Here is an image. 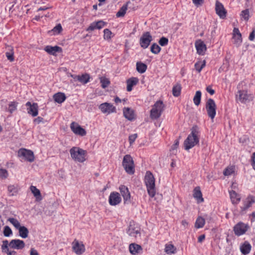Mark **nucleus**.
Here are the masks:
<instances>
[{
    "label": "nucleus",
    "mask_w": 255,
    "mask_h": 255,
    "mask_svg": "<svg viewBox=\"0 0 255 255\" xmlns=\"http://www.w3.org/2000/svg\"><path fill=\"white\" fill-rule=\"evenodd\" d=\"M181 87L180 84H177L172 88V94L174 97H178L181 93Z\"/></svg>",
    "instance_id": "obj_34"
},
{
    "label": "nucleus",
    "mask_w": 255,
    "mask_h": 255,
    "mask_svg": "<svg viewBox=\"0 0 255 255\" xmlns=\"http://www.w3.org/2000/svg\"><path fill=\"white\" fill-rule=\"evenodd\" d=\"M120 192L123 197L125 204L131 203V196L128 188L125 185H121L119 187Z\"/></svg>",
    "instance_id": "obj_11"
},
{
    "label": "nucleus",
    "mask_w": 255,
    "mask_h": 255,
    "mask_svg": "<svg viewBox=\"0 0 255 255\" xmlns=\"http://www.w3.org/2000/svg\"><path fill=\"white\" fill-rule=\"evenodd\" d=\"M17 106V103L15 102H11L8 105V111L12 113L14 111L16 110Z\"/></svg>",
    "instance_id": "obj_43"
},
{
    "label": "nucleus",
    "mask_w": 255,
    "mask_h": 255,
    "mask_svg": "<svg viewBox=\"0 0 255 255\" xmlns=\"http://www.w3.org/2000/svg\"><path fill=\"white\" fill-rule=\"evenodd\" d=\"M17 230H18L19 236L22 238L25 239L28 237V230L24 226H20Z\"/></svg>",
    "instance_id": "obj_30"
},
{
    "label": "nucleus",
    "mask_w": 255,
    "mask_h": 255,
    "mask_svg": "<svg viewBox=\"0 0 255 255\" xmlns=\"http://www.w3.org/2000/svg\"><path fill=\"white\" fill-rule=\"evenodd\" d=\"M140 228L139 226L135 224L134 222L131 221L129 223L128 228L127 230L128 234L133 237H137V236H140Z\"/></svg>",
    "instance_id": "obj_7"
},
{
    "label": "nucleus",
    "mask_w": 255,
    "mask_h": 255,
    "mask_svg": "<svg viewBox=\"0 0 255 255\" xmlns=\"http://www.w3.org/2000/svg\"><path fill=\"white\" fill-rule=\"evenodd\" d=\"M3 253H6L7 255H15L16 253L14 251H9V249L6 250Z\"/></svg>",
    "instance_id": "obj_60"
},
{
    "label": "nucleus",
    "mask_w": 255,
    "mask_h": 255,
    "mask_svg": "<svg viewBox=\"0 0 255 255\" xmlns=\"http://www.w3.org/2000/svg\"><path fill=\"white\" fill-rule=\"evenodd\" d=\"M137 134H136V133L131 134L129 136L128 140H129L130 144H132L134 142V141L136 139V138H137Z\"/></svg>",
    "instance_id": "obj_56"
},
{
    "label": "nucleus",
    "mask_w": 255,
    "mask_h": 255,
    "mask_svg": "<svg viewBox=\"0 0 255 255\" xmlns=\"http://www.w3.org/2000/svg\"><path fill=\"white\" fill-rule=\"evenodd\" d=\"M62 30V28L61 24H58L55 26L50 32L52 33V34H59Z\"/></svg>",
    "instance_id": "obj_45"
},
{
    "label": "nucleus",
    "mask_w": 255,
    "mask_h": 255,
    "mask_svg": "<svg viewBox=\"0 0 255 255\" xmlns=\"http://www.w3.org/2000/svg\"><path fill=\"white\" fill-rule=\"evenodd\" d=\"M160 50H161V48L158 44H157L155 43L152 44V45L151 46L150 51L152 53H153L154 54H158V53H159Z\"/></svg>",
    "instance_id": "obj_40"
},
{
    "label": "nucleus",
    "mask_w": 255,
    "mask_h": 255,
    "mask_svg": "<svg viewBox=\"0 0 255 255\" xmlns=\"http://www.w3.org/2000/svg\"><path fill=\"white\" fill-rule=\"evenodd\" d=\"M235 166H228L224 171L223 174L225 176H230L235 172Z\"/></svg>",
    "instance_id": "obj_38"
},
{
    "label": "nucleus",
    "mask_w": 255,
    "mask_h": 255,
    "mask_svg": "<svg viewBox=\"0 0 255 255\" xmlns=\"http://www.w3.org/2000/svg\"><path fill=\"white\" fill-rule=\"evenodd\" d=\"M206 91L210 93L211 95H213L215 93L214 90L212 89L211 86H208L206 88Z\"/></svg>",
    "instance_id": "obj_61"
},
{
    "label": "nucleus",
    "mask_w": 255,
    "mask_h": 255,
    "mask_svg": "<svg viewBox=\"0 0 255 255\" xmlns=\"http://www.w3.org/2000/svg\"><path fill=\"white\" fill-rule=\"evenodd\" d=\"M255 38V30H253L250 33L249 39L251 41H254Z\"/></svg>",
    "instance_id": "obj_59"
},
{
    "label": "nucleus",
    "mask_w": 255,
    "mask_h": 255,
    "mask_svg": "<svg viewBox=\"0 0 255 255\" xmlns=\"http://www.w3.org/2000/svg\"><path fill=\"white\" fill-rule=\"evenodd\" d=\"M145 183L149 195L153 197L155 194V179L150 171H147L145 176Z\"/></svg>",
    "instance_id": "obj_2"
},
{
    "label": "nucleus",
    "mask_w": 255,
    "mask_h": 255,
    "mask_svg": "<svg viewBox=\"0 0 255 255\" xmlns=\"http://www.w3.org/2000/svg\"><path fill=\"white\" fill-rule=\"evenodd\" d=\"M205 223V219L201 217H199L196 221L195 227L197 229L201 228L204 226Z\"/></svg>",
    "instance_id": "obj_35"
},
{
    "label": "nucleus",
    "mask_w": 255,
    "mask_h": 255,
    "mask_svg": "<svg viewBox=\"0 0 255 255\" xmlns=\"http://www.w3.org/2000/svg\"><path fill=\"white\" fill-rule=\"evenodd\" d=\"M193 2L196 5H201L203 2L204 0H192Z\"/></svg>",
    "instance_id": "obj_62"
},
{
    "label": "nucleus",
    "mask_w": 255,
    "mask_h": 255,
    "mask_svg": "<svg viewBox=\"0 0 255 255\" xmlns=\"http://www.w3.org/2000/svg\"><path fill=\"white\" fill-rule=\"evenodd\" d=\"M206 109L208 116L211 119H214L216 114V105L212 99L207 100L206 103Z\"/></svg>",
    "instance_id": "obj_6"
},
{
    "label": "nucleus",
    "mask_w": 255,
    "mask_h": 255,
    "mask_svg": "<svg viewBox=\"0 0 255 255\" xmlns=\"http://www.w3.org/2000/svg\"><path fill=\"white\" fill-rule=\"evenodd\" d=\"M30 254V255H38L37 252L34 249H31Z\"/></svg>",
    "instance_id": "obj_64"
},
{
    "label": "nucleus",
    "mask_w": 255,
    "mask_h": 255,
    "mask_svg": "<svg viewBox=\"0 0 255 255\" xmlns=\"http://www.w3.org/2000/svg\"><path fill=\"white\" fill-rule=\"evenodd\" d=\"M250 12L248 9L243 10L241 12V16L246 20H248L250 16Z\"/></svg>",
    "instance_id": "obj_50"
},
{
    "label": "nucleus",
    "mask_w": 255,
    "mask_h": 255,
    "mask_svg": "<svg viewBox=\"0 0 255 255\" xmlns=\"http://www.w3.org/2000/svg\"><path fill=\"white\" fill-rule=\"evenodd\" d=\"M97 23V29H101L104 26H105L107 25V22L103 21V20H99L98 21H96Z\"/></svg>",
    "instance_id": "obj_53"
},
{
    "label": "nucleus",
    "mask_w": 255,
    "mask_h": 255,
    "mask_svg": "<svg viewBox=\"0 0 255 255\" xmlns=\"http://www.w3.org/2000/svg\"><path fill=\"white\" fill-rule=\"evenodd\" d=\"M33 122L36 124H39L41 123H44V119L40 117H38L37 118H35Z\"/></svg>",
    "instance_id": "obj_58"
},
{
    "label": "nucleus",
    "mask_w": 255,
    "mask_h": 255,
    "mask_svg": "<svg viewBox=\"0 0 255 255\" xmlns=\"http://www.w3.org/2000/svg\"><path fill=\"white\" fill-rule=\"evenodd\" d=\"M229 193L232 203L234 204L238 203L240 201V198L237 193L235 191L232 190L229 192Z\"/></svg>",
    "instance_id": "obj_31"
},
{
    "label": "nucleus",
    "mask_w": 255,
    "mask_h": 255,
    "mask_svg": "<svg viewBox=\"0 0 255 255\" xmlns=\"http://www.w3.org/2000/svg\"><path fill=\"white\" fill-rule=\"evenodd\" d=\"M201 95L202 94L201 91H197L196 92L195 95L193 98V102L196 106H198L200 104Z\"/></svg>",
    "instance_id": "obj_36"
},
{
    "label": "nucleus",
    "mask_w": 255,
    "mask_h": 255,
    "mask_svg": "<svg viewBox=\"0 0 255 255\" xmlns=\"http://www.w3.org/2000/svg\"><path fill=\"white\" fill-rule=\"evenodd\" d=\"M176 248L172 244H167L165 246V251L167 254H175Z\"/></svg>",
    "instance_id": "obj_37"
},
{
    "label": "nucleus",
    "mask_w": 255,
    "mask_h": 255,
    "mask_svg": "<svg viewBox=\"0 0 255 255\" xmlns=\"http://www.w3.org/2000/svg\"><path fill=\"white\" fill-rule=\"evenodd\" d=\"M248 229V226L243 223H239L234 228L235 234L237 236H241L246 233Z\"/></svg>",
    "instance_id": "obj_15"
},
{
    "label": "nucleus",
    "mask_w": 255,
    "mask_h": 255,
    "mask_svg": "<svg viewBox=\"0 0 255 255\" xmlns=\"http://www.w3.org/2000/svg\"><path fill=\"white\" fill-rule=\"evenodd\" d=\"M129 250L132 255H135L140 254L142 252V248L137 244H131L129 246Z\"/></svg>",
    "instance_id": "obj_24"
},
{
    "label": "nucleus",
    "mask_w": 255,
    "mask_h": 255,
    "mask_svg": "<svg viewBox=\"0 0 255 255\" xmlns=\"http://www.w3.org/2000/svg\"><path fill=\"white\" fill-rule=\"evenodd\" d=\"M9 50L10 51L5 53V55L8 60L10 62H12L14 60L13 52L11 48H10Z\"/></svg>",
    "instance_id": "obj_48"
},
{
    "label": "nucleus",
    "mask_w": 255,
    "mask_h": 255,
    "mask_svg": "<svg viewBox=\"0 0 255 255\" xmlns=\"http://www.w3.org/2000/svg\"><path fill=\"white\" fill-rule=\"evenodd\" d=\"M25 105L27 107V111L28 114L33 117H35L38 115V106L37 103L31 104L30 102H27Z\"/></svg>",
    "instance_id": "obj_13"
},
{
    "label": "nucleus",
    "mask_w": 255,
    "mask_h": 255,
    "mask_svg": "<svg viewBox=\"0 0 255 255\" xmlns=\"http://www.w3.org/2000/svg\"><path fill=\"white\" fill-rule=\"evenodd\" d=\"M195 47L196 48L197 53L200 55H203L206 50V45L201 40L197 41L195 43Z\"/></svg>",
    "instance_id": "obj_21"
},
{
    "label": "nucleus",
    "mask_w": 255,
    "mask_h": 255,
    "mask_svg": "<svg viewBox=\"0 0 255 255\" xmlns=\"http://www.w3.org/2000/svg\"><path fill=\"white\" fill-rule=\"evenodd\" d=\"M122 198L118 192H112L109 198V202L111 205L116 206L121 203Z\"/></svg>",
    "instance_id": "obj_14"
},
{
    "label": "nucleus",
    "mask_w": 255,
    "mask_h": 255,
    "mask_svg": "<svg viewBox=\"0 0 255 255\" xmlns=\"http://www.w3.org/2000/svg\"><path fill=\"white\" fill-rule=\"evenodd\" d=\"M44 50L50 54L55 55L56 52H61L62 49L58 46H51L48 45L45 47Z\"/></svg>",
    "instance_id": "obj_25"
},
{
    "label": "nucleus",
    "mask_w": 255,
    "mask_h": 255,
    "mask_svg": "<svg viewBox=\"0 0 255 255\" xmlns=\"http://www.w3.org/2000/svg\"><path fill=\"white\" fill-rule=\"evenodd\" d=\"M100 82L101 86L103 88L105 89L107 88L110 84V81L108 79L105 77H101L100 78Z\"/></svg>",
    "instance_id": "obj_44"
},
{
    "label": "nucleus",
    "mask_w": 255,
    "mask_h": 255,
    "mask_svg": "<svg viewBox=\"0 0 255 255\" xmlns=\"http://www.w3.org/2000/svg\"><path fill=\"white\" fill-rule=\"evenodd\" d=\"M53 99L56 102L61 104L65 100L66 96L64 93H57L54 95Z\"/></svg>",
    "instance_id": "obj_29"
},
{
    "label": "nucleus",
    "mask_w": 255,
    "mask_h": 255,
    "mask_svg": "<svg viewBox=\"0 0 255 255\" xmlns=\"http://www.w3.org/2000/svg\"><path fill=\"white\" fill-rule=\"evenodd\" d=\"M163 110V104L161 101H157L153 105L150 111V117L152 119H157L161 115Z\"/></svg>",
    "instance_id": "obj_5"
},
{
    "label": "nucleus",
    "mask_w": 255,
    "mask_h": 255,
    "mask_svg": "<svg viewBox=\"0 0 255 255\" xmlns=\"http://www.w3.org/2000/svg\"><path fill=\"white\" fill-rule=\"evenodd\" d=\"M130 2L128 1L126 4L123 5L120 10L117 12L116 16L118 17H123L125 15L128 9V5Z\"/></svg>",
    "instance_id": "obj_33"
},
{
    "label": "nucleus",
    "mask_w": 255,
    "mask_h": 255,
    "mask_svg": "<svg viewBox=\"0 0 255 255\" xmlns=\"http://www.w3.org/2000/svg\"><path fill=\"white\" fill-rule=\"evenodd\" d=\"M152 40V37L150 33L144 32L140 38V45L142 48L145 49L148 47Z\"/></svg>",
    "instance_id": "obj_9"
},
{
    "label": "nucleus",
    "mask_w": 255,
    "mask_h": 255,
    "mask_svg": "<svg viewBox=\"0 0 255 255\" xmlns=\"http://www.w3.org/2000/svg\"><path fill=\"white\" fill-rule=\"evenodd\" d=\"M138 82V79L136 77H132L128 79L127 81V90L128 92H130L132 90V87L135 86Z\"/></svg>",
    "instance_id": "obj_23"
},
{
    "label": "nucleus",
    "mask_w": 255,
    "mask_h": 255,
    "mask_svg": "<svg viewBox=\"0 0 255 255\" xmlns=\"http://www.w3.org/2000/svg\"><path fill=\"white\" fill-rule=\"evenodd\" d=\"M70 128L72 131L76 134L84 136L86 134V131L83 128L74 122L71 123Z\"/></svg>",
    "instance_id": "obj_18"
},
{
    "label": "nucleus",
    "mask_w": 255,
    "mask_h": 255,
    "mask_svg": "<svg viewBox=\"0 0 255 255\" xmlns=\"http://www.w3.org/2000/svg\"><path fill=\"white\" fill-rule=\"evenodd\" d=\"M99 109L102 113L110 114L116 112V108L110 103H104L99 106Z\"/></svg>",
    "instance_id": "obj_12"
},
{
    "label": "nucleus",
    "mask_w": 255,
    "mask_h": 255,
    "mask_svg": "<svg viewBox=\"0 0 255 255\" xmlns=\"http://www.w3.org/2000/svg\"><path fill=\"white\" fill-rule=\"evenodd\" d=\"M7 221L9 222L16 229H18L21 226L19 221L13 218H9Z\"/></svg>",
    "instance_id": "obj_39"
},
{
    "label": "nucleus",
    "mask_w": 255,
    "mask_h": 255,
    "mask_svg": "<svg viewBox=\"0 0 255 255\" xmlns=\"http://www.w3.org/2000/svg\"><path fill=\"white\" fill-rule=\"evenodd\" d=\"M112 32L109 29H105L104 30V38L105 39L109 40L112 36Z\"/></svg>",
    "instance_id": "obj_47"
},
{
    "label": "nucleus",
    "mask_w": 255,
    "mask_h": 255,
    "mask_svg": "<svg viewBox=\"0 0 255 255\" xmlns=\"http://www.w3.org/2000/svg\"><path fill=\"white\" fill-rule=\"evenodd\" d=\"M123 165L126 171L129 174H132L134 172V167L133 161L130 155H126L123 159Z\"/></svg>",
    "instance_id": "obj_4"
},
{
    "label": "nucleus",
    "mask_w": 255,
    "mask_h": 255,
    "mask_svg": "<svg viewBox=\"0 0 255 255\" xmlns=\"http://www.w3.org/2000/svg\"><path fill=\"white\" fill-rule=\"evenodd\" d=\"M123 113L125 117L129 121L134 119L133 111L129 108H125L123 110Z\"/></svg>",
    "instance_id": "obj_26"
},
{
    "label": "nucleus",
    "mask_w": 255,
    "mask_h": 255,
    "mask_svg": "<svg viewBox=\"0 0 255 255\" xmlns=\"http://www.w3.org/2000/svg\"><path fill=\"white\" fill-rule=\"evenodd\" d=\"M168 39L165 37H162L159 40V44L161 46H165L168 44Z\"/></svg>",
    "instance_id": "obj_52"
},
{
    "label": "nucleus",
    "mask_w": 255,
    "mask_h": 255,
    "mask_svg": "<svg viewBox=\"0 0 255 255\" xmlns=\"http://www.w3.org/2000/svg\"><path fill=\"white\" fill-rule=\"evenodd\" d=\"M7 190L9 194L11 196L15 195L17 192V187L13 185H9Z\"/></svg>",
    "instance_id": "obj_41"
},
{
    "label": "nucleus",
    "mask_w": 255,
    "mask_h": 255,
    "mask_svg": "<svg viewBox=\"0 0 255 255\" xmlns=\"http://www.w3.org/2000/svg\"><path fill=\"white\" fill-rule=\"evenodd\" d=\"M242 253L245 255L248 254L251 250V245L247 242H245L241 247Z\"/></svg>",
    "instance_id": "obj_28"
},
{
    "label": "nucleus",
    "mask_w": 255,
    "mask_h": 255,
    "mask_svg": "<svg viewBox=\"0 0 255 255\" xmlns=\"http://www.w3.org/2000/svg\"><path fill=\"white\" fill-rule=\"evenodd\" d=\"M241 35L239 29L238 28H234L233 29V35Z\"/></svg>",
    "instance_id": "obj_63"
},
{
    "label": "nucleus",
    "mask_w": 255,
    "mask_h": 255,
    "mask_svg": "<svg viewBox=\"0 0 255 255\" xmlns=\"http://www.w3.org/2000/svg\"><path fill=\"white\" fill-rule=\"evenodd\" d=\"M30 190L34 196L37 197L40 196L39 190H38L35 186H31L30 187Z\"/></svg>",
    "instance_id": "obj_51"
},
{
    "label": "nucleus",
    "mask_w": 255,
    "mask_h": 255,
    "mask_svg": "<svg viewBox=\"0 0 255 255\" xmlns=\"http://www.w3.org/2000/svg\"><path fill=\"white\" fill-rule=\"evenodd\" d=\"M18 154L19 156L23 157L26 160L29 162H32L34 161V157L33 152L30 150L26 149L24 148L20 149L18 150Z\"/></svg>",
    "instance_id": "obj_10"
},
{
    "label": "nucleus",
    "mask_w": 255,
    "mask_h": 255,
    "mask_svg": "<svg viewBox=\"0 0 255 255\" xmlns=\"http://www.w3.org/2000/svg\"><path fill=\"white\" fill-rule=\"evenodd\" d=\"M199 130L197 126H194L191 128V132L185 140L184 142L185 150H189L199 142Z\"/></svg>",
    "instance_id": "obj_1"
},
{
    "label": "nucleus",
    "mask_w": 255,
    "mask_h": 255,
    "mask_svg": "<svg viewBox=\"0 0 255 255\" xmlns=\"http://www.w3.org/2000/svg\"><path fill=\"white\" fill-rule=\"evenodd\" d=\"M10 248L16 250H21L25 247L24 242L19 239L12 240L9 244Z\"/></svg>",
    "instance_id": "obj_17"
},
{
    "label": "nucleus",
    "mask_w": 255,
    "mask_h": 255,
    "mask_svg": "<svg viewBox=\"0 0 255 255\" xmlns=\"http://www.w3.org/2000/svg\"><path fill=\"white\" fill-rule=\"evenodd\" d=\"M72 249L74 252L77 255L82 254L85 250L84 245L80 243L76 240L72 243Z\"/></svg>",
    "instance_id": "obj_16"
},
{
    "label": "nucleus",
    "mask_w": 255,
    "mask_h": 255,
    "mask_svg": "<svg viewBox=\"0 0 255 255\" xmlns=\"http://www.w3.org/2000/svg\"><path fill=\"white\" fill-rule=\"evenodd\" d=\"M233 39H234V43L239 46L242 42V35H233Z\"/></svg>",
    "instance_id": "obj_46"
},
{
    "label": "nucleus",
    "mask_w": 255,
    "mask_h": 255,
    "mask_svg": "<svg viewBox=\"0 0 255 255\" xmlns=\"http://www.w3.org/2000/svg\"><path fill=\"white\" fill-rule=\"evenodd\" d=\"M205 66V61L199 62L195 64V68L196 70L198 72H200L202 69Z\"/></svg>",
    "instance_id": "obj_42"
},
{
    "label": "nucleus",
    "mask_w": 255,
    "mask_h": 255,
    "mask_svg": "<svg viewBox=\"0 0 255 255\" xmlns=\"http://www.w3.org/2000/svg\"><path fill=\"white\" fill-rule=\"evenodd\" d=\"M71 157L76 161L83 162L86 160L87 151L78 147H73L70 150Z\"/></svg>",
    "instance_id": "obj_3"
},
{
    "label": "nucleus",
    "mask_w": 255,
    "mask_h": 255,
    "mask_svg": "<svg viewBox=\"0 0 255 255\" xmlns=\"http://www.w3.org/2000/svg\"><path fill=\"white\" fill-rule=\"evenodd\" d=\"M236 98L238 101L242 103H247L252 101L253 96L252 95L248 94L246 91L239 90L236 95Z\"/></svg>",
    "instance_id": "obj_8"
},
{
    "label": "nucleus",
    "mask_w": 255,
    "mask_h": 255,
    "mask_svg": "<svg viewBox=\"0 0 255 255\" xmlns=\"http://www.w3.org/2000/svg\"><path fill=\"white\" fill-rule=\"evenodd\" d=\"M8 172L5 169H1L0 170V177L2 178H6L8 176Z\"/></svg>",
    "instance_id": "obj_57"
},
{
    "label": "nucleus",
    "mask_w": 255,
    "mask_h": 255,
    "mask_svg": "<svg viewBox=\"0 0 255 255\" xmlns=\"http://www.w3.org/2000/svg\"><path fill=\"white\" fill-rule=\"evenodd\" d=\"M96 29H97V23H96V21H95L90 24V26L87 28L86 30L87 31H93Z\"/></svg>",
    "instance_id": "obj_55"
},
{
    "label": "nucleus",
    "mask_w": 255,
    "mask_h": 255,
    "mask_svg": "<svg viewBox=\"0 0 255 255\" xmlns=\"http://www.w3.org/2000/svg\"><path fill=\"white\" fill-rule=\"evenodd\" d=\"M9 243H8L7 240H4L2 241V245L1 246V250L2 252L8 249V247L9 246Z\"/></svg>",
    "instance_id": "obj_54"
},
{
    "label": "nucleus",
    "mask_w": 255,
    "mask_h": 255,
    "mask_svg": "<svg viewBox=\"0 0 255 255\" xmlns=\"http://www.w3.org/2000/svg\"><path fill=\"white\" fill-rule=\"evenodd\" d=\"M193 197L196 199L198 202H202L204 199L199 187H196L193 191Z\"/></svg>",
    "instance_id": "obj_27"
},
{
    "label": "nucleus",
    "mask_w": 255,
    "mask_h": 255,
    "mask_svg": "<svg viewBox=\"0 0 255 255\" xmlns=\"http://www.w3.org/2000/svg\"><path fill=\"white\" fill-rule=\"evenodd\" d=\"M3 233L5 237H9L12 234V230L8 226L4 227Z\"/></svg>",
    "instance_id": "obj_49"
},
{
    "label": "nucleus",
    "mask_w": 255,
    "mask_h": 255,
    "mask_svg": "<svg viewBox=\"0 0 255 255\" xmlns=\"http://www.w3.org/2000/svg\"><path fill=\"white\" fill-rule=\"evenodd\" d=\"M215 9L216 13L221 18H224L226 16V11L223 5L218 1L216 2Z\"/></svg>",
    "instance_id": "obj_20"
},
{
    "label": "nucleus",
    "mask_w": 255,
    "mask_h": 255,
    "mask_svg": "<svg viewBox=\"0 0 255 255\" xmlns=\"http://www.w3.org/2000/svg\"><path fill=\"white\" fill-rule=\"evenodd\" d=\"M71 76L74 79V80L78 81L83 84H85L89 82L90 79L89 74L87 73L82 74V75H71Z\"/></svg>",
    "instance_id": "obj_19"
},
{
    "label": "nucleus",
    "mask_w": 255,
    "mask_h": 255,
    "mask_svg": "<svg viewBox=\"0 0 255 255\" xmlns=\"http://www.w3.org/2000/svg\"><path fill=\"white\" fill-rule=\"evenodd\" d=\"M255 198L252 196H248L244 201V206L242 207L243 210H246L255 203Z\"/></svg>",
    "instance_id": "obj_22"
},
{
    "label": "nucleus",
    "mask_w": 255,
    "mask_h": 255,
    "mask_svg": "<svg viewBox=\"0 0 255 255\" xmlns=\"http://www.w3.org/2000/svg\"><path fill=\"white\" fill-rule=\"evenodd\" d=\"M136 66V70L141 74L144 73L147 69V65L141 62H137Z\"/></svg>",
    "instance_id": "obj_32"
}]
</instances>
